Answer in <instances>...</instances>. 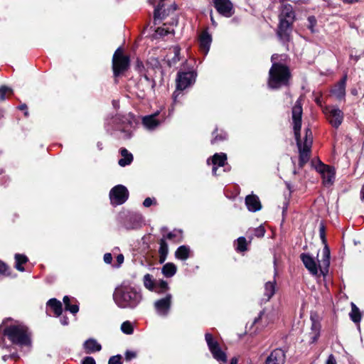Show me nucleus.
<instances>
[{
	"mask_svg": "<svg viewBox=\"0 0 364 364\" xmlns=\"http://www.w3.org/2000/svg\"><path fill=\"white\" fill-rule=\"evenodd\" d=\"M121 329L126 334H132L133 333V327L129 321H124L121 326Z\"/></svg>",
	"mask_w": 364,
	"mask_h": 364,
	"instance_id": "72a5a7b5",
	"label": "nucleus"
},
{
	"mask_svg": "<svg viewBox=\"0 0 364 364\" xmlns=\"http://www.w3.org/2000/svg\"><path fill=\"white\" fill-rule=\"evenodd\" d=\"M210 43V36L207 32H203L200 36V47L205 54L208 52Z\"/></svg>",
	"mask_w": 364,
	"mask_h": 364,
	"instance_id": "6ab92c4d",
	"label": "nucleus"
},
{
	"mask_svg": "<svg viewBox=\"0 0 364 364\" xmlns=\"http://www.w3.org/2000/svg\"><path fill=\"white\" fill-rule=\"evenodd\" d=\"M237 359L236 358H232L230 361V364H237Z\"/></svg>",
	"mask_w": 364,
	"mask_h": 364,
	"instance_id": "6e6d98bb",
	"label": "nucleus"
},
{
	"mask_svg": "<svg viewBox=\"0 0 364 364\" xmlns=\"http://www.w3.org/2000/svg\"><path fill=\"white\" fill-rule=\"evenodd\" d=\"M152 203H153V200L151 198H146L144 200L143 205L145 207H149V206H151L152 205Z\"/></svg>",
	"mask_w": 364,
	"mask_h": 364,
	"instance_id": "09e8293b",
	"label": "nucleus"
},
{
	"mask_svg": "<svg viewBox=\"0 0 364 364\" xmlns=\"http://www.w3.org/2000/svg\"><path fill=\"white\" fill-rule=\"evenodd\" d=\"M245 203L250 211L256 212L262 208L259 198L255 195L247 196L245 198Z\"/></svg>",
	"mask_w": 364,
	"mask_h": 364,
	"instance_id": "f3484780",
	"label": "nucleus"
},
{
	"mask_svg": "<svg viewBox=\"0 0 364 364\" xmlns=\"http://www.w3.org/2000/svg\"><path fill=\"white\" fill-rule=\"evenodd\" d=\"M163 5L159 4L158 6L154 10V19L159 18L161 16V9H162Z\"/></svg>",
	"mask_w": 364,
	"mask_h": 364,
	"instance_id": "37998d69",
	"label": "nucleus"
},
{
	"mask_svg": "<svg viewBox=\"0 0 364 364\" xmlns=\"http://www.w3.org/2000/svg\"><path fill=\"white\" fill-rule=\"evenodd\" d=\"M159 243H160V247H159V262L161 264V263H164L166 259V257H167V255L168 252V244L166 243V242L165 241V240L164 238L160 240Z\"/></svg>",
	"mask_w": 364,
	"mask_h": 364,
	"instance_id": "4be33fe9",
	"label": "nucleus"
},
{
	"mask_svg": "<svg viewBox=\"0 0 364 364\" xmlns=\"http://www.w3.org/2000/svg\"><path fill=\"white\" fill-rule=\"evenodd\" d=\"M344 3H346V4H351L353 3V1H355V0H342Z\"/></svg>",
	"mask_w": 364,
	"mask_h": 364,
	"instance_id": "4d7b16f0",
	"label": "nucleus"
},
{
	"mask_svg": "<svg viewBox=\"0 0 364 364\" xmlns=\"http://www.w3.org/2000/svg\"><path fill=\"white\" fill-rule=\"evenodd\" d=\"M84 347L87 353L100 351L102 348L101 345L95 339L86 341L84 343Z\"/></svg>",
	"mask_w": 364,
	"mask_h": 364,
	"instance_id": "aec40b11",
	"label": "nucleus"
},
{
	"mask_svg": "<svg viewBox=\"0 0 364 364\" xmlns=\"http://www.w3.org/2000/svg\"><path fill=\"white\" fill-rule=\"evenodd\" d=\"M189 253V248L185 245H182L177 249L175 255L178 259L185 260L188 258Z\"/></svg>",
	"mask_w": 364,
	"mask_h": 364,
	"instance_id": "cd10ccee",
	"label": "nucleus"
},
{
	"mask_svg": "<svg viewBox=\"0 0 364 364\" xmlns=\"http://www.w3.org/2000/svg\"><path fill=\"white\" fill-rule=\"evenodd\" d=\"M129 192L127 188L122 185L114 187L109 193L111 203L114 205H121L128 198Z\"/></svg>",
	"mask_w": 364,
	"mask_h": 364,
	"instance_id": "1a4fd4ad",
	"label": "nucleus"
},
{
	"mask_svg": "<svg viewBox=\"0 0 364 364\" xmlns=\"http://www.w3.org/2000/svg\"><path fill=\"white\" fill-rule=\"evenodd\" d=\"M6 272V266L4 263L0 261V275L4 274Z\"/></svg>",
	"mask_w": 364,
	"mask_h": 364,
	"instance_id": "8fccbe9b",
	"label": "nucleus"
},
{
	"mask_svg": "<svg viewBox=\"0 0 364 364\" xmlns=\"http://www.w3.org/2000/svg\"><path fill=\"white\" fill-rule=\"evenodd\" d=\"M211 21H212L213 24L215 23V21L212 16H211Z\"/></svg>",
	"mask_w": 364,
	"mask_h": 364,
	"instance_id": "0e129e2a",
	"label": "nucleus"
},
{
	"mask_svg": "<svg viewBox=\"0 0 364 364\" xmlns=\"http://www.w3.org/2000/svg\"><path fill=\"white\" fill-rule=\"evenodd\" d=\"M309 139L311 141V146L312 142H313L312 133L310 129H306L305 140H304V143H306Z\"/></svg>",
	"mask_w": 364,
	"mask_h": 364,
	"instance_id": "ea45409f",
	"label": "nucleus"
},
{
	"mask_svg": "<svg viewBox=\"0 0 364 364\" xmlns=\"http://www.w3.org/2000/svg\"><path fill=\"white\" fill-rule=\"evenodd\" d=\"M215 8L219 14L230 17L233 14V6L230 0H213Z\"/></svg>",
	"mask_w": 364,
	"mask_h": 364,
	"instance_id": "f8f14e48",
	"label": "nucleus"
},
{
	"mask_svg": "<svg viewBox=\"0 0 364 364\" xmlns=\"http://www.w3.org/2000/svg\"><path fill=\"white\" fill-rule=\"evenodd\" d=\"M320 235H321V237L323 240V241L325 242V234H324V228H323V227H321L320 228Z\"/></svg>",
	"mask_w": 364,
	"mask_h": 364,
	"instance_id": "603ef678",
	"label": "nucleus"
},
{
	"mask_svg": "<svg viewBox=\"0 0 364 364\" xmlns=\"http://www.w3.org/2000/svg\"><path fill=\"white\" fill-rule=\"evenodd\" d=\"M171 302L172 295L171 294H168L164 298L156 301L154 306L157 314L163 316H167L171 309Z\"/></svg>",
	"mask_w": 364,
	"mask_h": 364,
	"instance_id": "9b49d317",
	"label": "nucleus"
},
{
	"mask_svg": "<svg viewBox=\"0 0 364 364\" xmlns=\"http://www.w3.org/2000/svg\"><path fill=\"white\" fill-rule=\"evenodd\" d=\"M325 114L329 123L333 127L337 128L341 124L343 119V113L340 109L335 107H328L325 109Z\"/></svg>",
	"mask_w": 364,
	"mask_h": 364,
	"instance_id": "9d476101",
	"label": "nucleus"
},
{
	"mask_svg": "<svg viewBox=\"0 0 364 364\" xmlns=\"http://www.w3.org/2000/svg\"><path fill=\"white\" fill-rule=\"evenodd\" d=\"M321 259H318V262H316L309 255H301V259L305 267L313 275H317L318 270L323 275L328 271L330 264V250L326 245H325L321 253Z\"/></svg>",
	"mask_w": 364,
	"mask_h": 364,
	"instance_id": "f03ea898",
	"label": "nucleus"
},
{
	"mask_svg": "<svg viewBox=\"0 0 364 364\" xmlns=\"http://www.w3.org/2000/svg\"><path fill=\"white\" fill-rule=\"evenodd\" d=\"M173 32V30H170L168 28L166 27H159L156 30V33L158 36H164L168 33H172Z\"/></svg>",
	"mask_w": 364,
	"mask_h": 364,
	"instance_id": "c9c22d12",
	"label": "nucleus"
},
{
	"mask_svg": "<svg viewBox=\"0 0 364 364\" xmlns=\"http://www.w3.org/2000/svg\"><path fill=\"white\" fill-rule=\"evenodd\" d=\"M19 108L21 110L25 109H26V105H23L20 106Z\"/></svg>",
	"mask_w": 364,
	"mask_h": 364,
	"instance_id": "052dcab7",
	"label": "nucleus"
},
{
	"mask_svg": "<svg viewBox=\"0 0 364 364\" xmlns=\"http://www.w3.org/2000/svg\"><path fill=\"white\" fill-rule=\"evenodd\" d=\"M227 161V156L225 154H215L212 158V162L214 166H224Z\"/></svg>",
	"mask_w": 364,
	"mask_h": 364,
	"instance_id": "bb28decb",
	"label": "nucleus"
},
{
	"mask_svg": "<svg viewBox=\"0 0 364 364\" xmlns=\"http://www.w3.org/2000/svg\"><path fill=\"white\" fill-rule=\"evenodd\" d=\"M218 139V136H216L213 141H212V144H214L215 143V141H217Z\"/></svg>",
	"mask_w": 364,
	"mask_h": 364,
	"instance_id": "69168bd1",
	"label": "nucleus"
},
{
	"mask_svg": "<svg viewBox=\"0 0 364 364\" xmlns=\"http://www.w3.org/2000/svg\"><path fill=\"white\" fill-rule=\"evenodd\" d=\"M4 334L16 345L29 346L30 336L27 328L21 323H14L6 326L4 328Z\"/></svg>",
	"mask_w": 364,
	"mask_h": 364,
	"instance_id": "20e7f679",
	"label": "nucleus"
},
{
	"mask_svg": "<svg viewBox=\"0 0 364 364\" xmlns=\"http://www.w3.org/2000/svg\"><path fill=\"white\" fill-rule=\"evenodd\" d=\"M361 196H362V198L364 200V185L363 186L362 189H361Z\"/></svg>",
	"mask_w": 364,
	"mask_h": 364,
	"instance_id": "bf43d9fd",
	"label": "nucleus"
},
{
	"mask_svg": "<svg viewBox=\"0 0 364 364\" xmlns=\"http://www.w3.org/2000/svg\"><path fill=\"white\" fill-rule=\"evenodd\" d=\"M246 245H247V242H246V240L245 237H240L237 239V250L240 251V252H243L245 250H247V247H246Z\"/></svg>",
	"mask_w": 364,
	"mask_h": 364,
	"instance_id": "e433bc0d",
	"label": "nucleus"
},
{
	"mask_svg": "<svg viewBox=\"0 0 364 364\" xmlns=\"http://www.w3.org/2000/svg\"><path fill=\"white\" fill-rule=\"evenodd\" d=\"M65 309L70 311L73 314H76L78 311L79 308L77 305H71L70 304H67V307H65Z\"/></svg>",
	"mask_w": 364,
	"mask_h": 364,
	"instance_id": "58836bf2",
	"label": "nucleus"
},
{
	"mask_svg": "<svg viewBox=\"0 0 364 364\" xmlns=\"http://www.w3.org/2000/svg\"><path fill=\"white\" fill-rule=\"evenodd\" d=\"M120 355L112 356L109 360V364H121Z\"/></svg>",
	"mask_w": 364,
	"mask_h": 364,
	"instance_id": "a19ab883",
	"label": "nucleus"
},
{
	"mask_svg": "<svg viewBox=\"0 0 364 364\" xmlns=\"http://www.w3.org/2000/svg\"><path fill=\"white\" fill-rule=\"evenodd\" d=\"M61 323H62L63 325H67V324H68V319H67V318H63V319H62Z\"/></svg>",
	"mask_w": 364,
	"mask_h": 364,
	"instance_id": "13d9d810",
	"label": "nucleus"
},
{
	"mask_svg": "<svg viewBox=\"0 0 364 364\" xmlns=\"http://www.w3.org/2000/svg\"><path fill=\"white\" fill-rule=\"evenodd\" d=\"M216 171H217V168H216V167H213V173L214 174H216Z\"/></svg>",
	"mask_w": 364,
	"mask_h": 364,
	"instance_id": "e2e57ef3",
	"label": "nucleus"
},
{
	"mask_svg": "<svg viewBox=\"0 0 364 364\" xmlns=\"http://www.w3.org/2000/svg\"><path fill=\"white\" fill-rule=\"evenodd\" d=\"M117 261L119 263V264H121L124 262V256L122 255H119L117 257Z\"/></svg>",
	"mask_w": 364,
	"mask_h": 364,
	"instance_id": "3c124183",
	"label": "nucleus"
},
{
	"mask_svg": "<svg viewBox=\"0 0 364 364\" xmlns=\"http://www.w3.org/2000/svg\"><path fill=\"white\" fill-rule=\"evenodd\" d=\"M289 73L287 67L278 63H274L269 70V85L277 88L285 84L289 78Z\"/></svg>",
	"mask_w": 364,
	"mask_h": 364,
	"instance_id": "423d86ee",
	"label": "nucleus"
},
{
	"mask_svg": "<svg viewBox=\"0 0 364 364\" xmlns=\"http://www.w3.org/2000/svg\"><path fill=\"white\" fill-rule=\"evenodd\" d=\"M279 17V23L277 35L281 39L288 41L291 32V26L294 20V13L292 6L289 4L284 5Z\"/></svg>",
	"mask_w": 364,
	"mask_h": 364,
	"instance_id": "39448f33",
	"label": "nucleus"
},
{
	"mask_svg": "<svg viewBox=\"0 0 364 364\" xmlns=\"http://www.w3.org/2000/svg\"><path fill=\"white\" fill-rule=\"evenodd\" d=\"M301 99L302 97H300L296 101L292 108L291 112L294 134L299 151V166L302 167L310 159L311 146V141L309 139L306 143H301L300 140V129L301 127L302 116Z\"/></svg>",
	"mask_w": 364,
	"mask_h": 364,
	"instance_id": "f257e3e1",
	"label": "nucleus"
},
{
	"mask_svg": "<svg viewBox=\"0 0 364 364\" xmlns=\"http://www.w3.org/2000/svg\"><path fill=\"white\" fill-rule=\"evenodd\" d=\"M158 113L151 115L146 116L143 118L144 125L149 129H152L159 124V122L156 119Z\"/></svg>",
	"mask_w": 364,
	"mask_h": 364,
	"instance_id": "412c9836",
	"label": "nucleus"
},
{
	"mask_svg": "<svg viewBox=\"0 0 364 364\" xmlns=\"http://www.w3.org/2000/svg\"><path fill=\"white\" fill-rule=\"evenodd\" d=\"M180 48L177 46L170 49L169 53L166 55L168 63L175 64L179 60Z\"/></svg>",
	"mask_w": 364,
	"mask_h": 364,
	"instance_id": "5701e85b",
	"label": "nucleus"
},
{
	"mask_svg": "<svg viewBox=\"0 0 364 364\" xmlns=\"http://www.w3.org/2000/svg\"><path fill=\"white\" fill-rule=\"evenodd\" d=\"M16 259V268L21 272L24 270V268L22 267V264L27 262V257L25 255L16 254L15 255Z\"/></svg>",
	"mask_w": 364,
	"mask_h": 364,
	"instance_id": "2f4dec72",
	"label": "nucleus"
},
{
	"mask_svg": "<svg viewBox=\"0 0 364 364\" xmlns=\"http://www.w3.org/2000/svg\"><path fill=\"white\" fill-rule=\"evenodd\" d=\"M262 314V313H260V314H259V317H258V318H255V323H257V322L258 321V320L261 318Z\"/></svg>",
	"mask_w": 364,
	"mask_h": 364,
	"instance_id": "680f3d73",
	"label": "nucleus"
},
{
	"mask_svg": "<svg viewBox=\"0 0 364 364\" xmlns=\"http://www.w3.org/2000/svg\"><path fill=\"white\" fill-rule=\"evenodd\" d=\"M47 305L53 309L55 314L59 316L62 313V304L60 301L56 299H50L48 302Z\"/></svg>",
	"mask_w": 364,
	"mask_h": 364,
	"instance_id": "b1692460",
	"label": "nucleus"
},
{
	"mask_svg": "<svg viewBox=\"0 0 364 364\" xmlns=\"http://www.w3.org/2000/svg\"><path fill=\"white\" fill-rule=\"evenodd\" d=\"M82 364H96L95 363V360L92 357H86L83 361H82Z\"/></svg>",
	"mask_w": 364,
	"mask_h": 364,
	"instance_id": "a18cd8bd",
	"label": "nucleus"
},
{
	"mask_svg": "<svg viewBox=\"0 0 364 364\" xmlns=\"http://www.w3.org/2000/svg\"><path fill=\"white\" fill-rule=\"evenodd\" d=\"M196 75L193 72L178 73L176 80L177 88L183 90L190 86L195 81Z\"/></svg>",
	"mask_w": 364,
	"mask_h": 364,
	"instance_id": "ddd939ff",
	"label": "nucleus"
},
{
	"mask_svg": "<svg viewBox=\"0 0 364 364\" xmlns=\"http://www.w3.org/2000/svg\"><path fill=\"white\" fill-rule=\"evenodd\" d=\"M7 94L11 95L12 90L6 86H1L0 87V100H4Z\"/></svg>",
	"mask_w": 364,
	"mask_h": 364,
	"instance_id": "f704fd0d",
	"label": "nucleus"
},
{
	"mask_svg": "<svg viewBox=\"0 0 364 364\" xmlns=\"http://www.w3.org/2000/svg\"><path fill=\"white\" fill-rule=\"evenodd\" d=\"M173 237H174V234H173V233H172V232H169V233H168V234H167V235H166V238H167V239H168V240H171V239H173Z\"/></svg>",
	"mask_w": 364,
	"mask_h": 364,
	"instance_id": "5fc2aeb1",
	"label": "nucleus"
},
{
	"mask_svg": "<svg viewBox=\"0 0 364 364\" xmlns=\"http://www.w3.org/2000/svg\"><path fill=\"white\" fill-rule=\"evenodd\" d=\"M308 21L309 23V28L311 29V31L312 32H314V27L316 24V18L314 16H309L308 18Z\"/></svg>",
	"mask_w": 364,
	"mask_h": 364,
	"instance_id": "4c0bfd02",
	"label": "nucleus"
},
{
	"mask_svg": "<svg viewBox=\"0 0 364 364\" xmlns=\"http://www.w3.org/2000/svg\"><path fill=\"white\" fill-rule=\"evenodd\" d=\"M326 364H336V360L333 355L328 356Z\"/></svg>",
	"mask_w": 364,
	"mask_h": 364,
	"instance_id": "de8ad7c7",
	"label": "nucleus"
},
{
	"mask_svg": "<svg viewBox=\"0 0 364 364\" xmlns=\"http://www.w3.org/2000/svg\"><path fill=\"white\" fill-rule=\"evenodd\" d=\"M143 282L144 287L150 290V291H155L156 285L155 282L152 277V276L149 274H146L144 276L143 278Z\"/></svg>",
	"mask_w": 364,
	"mask_h": 364,
	"instance_id": "c756f323",
	"label": "nucleus"
},
{
	"mask_svg": "<svg viewBox=\"0 0 364 364\" xmlns=\"http://www.w3.org/2000/svg\"><path fill=\"white\" fill-rule=\"evenodd\" d=\"M129 65V58L123 54L121 48H118L112 58V69L115 76L127 70Z\"/></svg>",
	"mask_w": 364,
	"mask_h": 364,
	"instance_id": "0eeeda50",
	"label": "nucleus"
},
{
	"mask_svg": "<svg viewBox=\"0 0 364 364\" xmlns=\"http://www.w3.org/2000/svg\"><path fill=\"white\" fill-rule=\"evenodd\" d=\"M351 320L355 323H359L361 319V314L359 309L354 303H351V311L349 314Z\"/></svg>",
	"mask_w": 364,
	"mask_h": 364,
	"instance_id": "c85d7f7f",
	"label": "nucleus"
},
{
	"mask_svg": "<svg viewBox=\"0 0 364 364\" xmlns=\"http://www.w3.org/2000/svg\"><path fill=\"white\" fill-rule=\"evenodd\" d=\"M176 266L173 263H166L162 267V273L166 277H173L176 272Z\"/></svg>",
	"mask_w": 364,
	"mask_h": 364,
	"instance_id": "393cba45",
	"label": "nucleus"
},
{
	"mask_svg": "<svg viewBox=\"0 0 364 364\" xmlns=\"http://www.w3.org/2000/svg\"><path fill=\"white\" fill-rule=\"evenodd\" d=\"M63 302L65 304V307H67V304H70V299L68 296H65L63 297Z\"/></svg>",
	"mask_w": 364,
	"mask_h": 364,
	"instance_id": "864d4df0",
	"label": "nucleus"
},
{
	"mask_svg": "<svg viewBox=\"0 0 364 364\" xmlns=\"http://www.w3.org/2000/svg\"><path fill=\"white\" fill-rule=\"evenodd\" d=\"M205 338L213 358L218 361L225 363L227 361V356L221 350L218 343L213 339L212 334L206 333Z\"/></svg>",
	"mask_w": 364,
	"mask_h": 364,
	"instance_id": "6e6552de",
	"label": "nucleus"
},
{
	"mask_svg": "<svg viewBox=\"0 0 364 364\" xmlns=\"http://www.w3.org/2000/svg\"><path fill=\"white\" fill-rule=\"evenodd\" d=\"M346 77H344L341 81H339L336 86L333 87L332 92L333 94L338 98L341 99L346 94Z\"/></svg>",
	"mask_w": 364,
	"mask_h": 364,
	"instance_id": "a211bd4d",
	"label": "nucleus"
},
{
	"mask_svg": "<svg viewBox=\"0 0 364 364\" xmlns=\"http://www.w3.org/2000/svg\"><path fill=\"white\" fill-rule=\"evenodd\" d=\"M316 168L321 174L324 184L327 186L331 185L335 177L334 169L323 164H319Z\"/></svg>",
	"mask_w": 364,
	"mask_h": 364,
	"instance_id": "4468645a",
	"label": "nucleus"
},
{
	"mask_svg": "<svg viewBox=\"0 0 364 364\" xmlns=\"http://www.w3.org/2000/svg\"><path fill=\"white\" fill-rule=\"evenodd\" d=\"M265 230L264 228L259 227L255 230V235L258 237H263L264 235Z\"/></svg>",
	"mask_w": 364,
	"mask_h": 364,
	"instance_id": "c03bdc74",
	"label": "nucleus"
},
{
	"mask_svg": "<svg viewBox=\"0 0 364 364\" xmlns=\"http://www.w3.org/2000/svg\"><path fill=\"white\" fill-rule=\"evenodd\" d=\"M264 295L266 296V300H269L270 298L275 293V282H269L265 284L264 287Z\"/></svg>",
	"mask_w": 364,
	"mask_h": 364,
	"instance_id": "7c9ffc66",
	"label": "nucleus"
},
{
	"mask_svg": "<svg viewBox=\"0 0 364 364\" xmlns=\"http://www.w3.org/2000/svg\"><path fill=\"white\" fill-rule=\"evenodd\" d=\"M113 298L121 308H134L141 301V296L130 287L121 286L116 288Z\"/></svg>",
	"mask_w": 364,
	"mask_h": 364,
	"instance_id": "7ed1b4c3",
	"label": "nucleus"
},
{
	"mask_svg": "<svg viewBox=\"0 0 364 364\" xmlns=\"http://www.w3.org/2000/svg\"><path fill=\"white\" fill-rule=\"evenodd\" d=\"M136 357V353L133 351H127L125 353V359L127 361L131 360L132 359Z\"/></svg>",
	"mask_w": 364,
	"mask_h": 364,
	"instance_id": "79ce46f5",
	"label": "nucleus"
},
{
	"mask_svg": "<svg viewBox=\"0 0 364 364\" xmlns=\"http://www.w3.org/2000/svg\"><path fill=\"white\" fill-rule=\"evenodd\" d=\"M121 154L122 158L119 160V165L121 166H125L126 165L129 164L133 159L132 154L129 153L126 149H122L121 150Z\"/></svg>",
	"mask_w": 364,
	"mask_h": 364,
	"instance_id": "a878e982",
	"label": "nucleus"
},
{
	"mask_svg": "<svg viewBox=\"0 0 364 364\" xmlns=\"http://www.w3.org/2000/svg\"><path fill=\"white\" fill-rule=\"evenodd\" d=\"M285 355L281 349H275L267 357L265 364H284Z\"/></svg>",
	"mask_w": 364,
	"mask_h": 364,
	"instance_id": "dca6fc26",
	"label": "nucleus"
},
{
	"mask_svg": "<svg viewBox=\"0 0 364 364\" xmlns=\"http://www.w3.org/2000/svg\"><path fill=\"white\" fill-rule=\"evenodd\" d=\"M112 260V255L110 253H106L105 255H104V261L107 263V264H110Z\"/></svg>",
	"mask_w": 364,
	"mask_h": 364,
	"instance_id": "49530a36",
	"label": "nucleus"
},
{
	"mask_svg": "<svg viewBox=\"0 0 364 364\" xmlns=\"http://www.w3.org/2000/svg\"><path fill=\"white\" fill-rule=\"evenodd\" d=\"M320 331L321 324L316 321H313L311 331L304 336L305 340L309 343L316 342L320 336Z\"/></svg>",
	"mask_w": 364,
	"mask_h": 364,
	"instance_id": "2eb2a0df",
	"label": "nucleus"
},
{
	"mask_svg": "<svg viewBox=\"0 0 364 364\" xmlns=\"http://www.w3.org/2000/svg\"><path fill=\"white\" fill-rule=\"evenodd\" d=\"M156 287H158V289H155V291L158 294H164L168 289V283L164 280L159 281Z\"/></svg>",
	"mask_w": 364,
	"mask_h": 364,
	"instance_id": "473e14b6",
	"label": "nucleus"
}]
</instances>
